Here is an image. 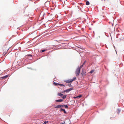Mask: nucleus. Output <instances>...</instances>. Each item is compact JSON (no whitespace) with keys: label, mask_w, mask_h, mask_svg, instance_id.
Here are the masks:
<instances>
[{"label":"nucleus","mask_w":124,"mask_h":124,"mask_svg":"<svg viewBox=\"0 0 124 124\" xmlns=\"http://www.w3.org/2000/svg\"><path fill=\"white\" fill-rule=\"evenodd\" d=\"M76 79V77H74L72 79H69L68 80H65L64 81L67 83H69L71 82L74 80H75Z\"/></svg>","instance_id":"1"},{"label":"nucleus","mask_w":124,"mask_h":124,"mask_svg":"<svg viewBox=\"0 0 124 124\" xmlns=\"http://www.w3.org/2000/svg\"><path fill=\"white\" fill-rule=\"evenodd\" d=\"M80 68H78L76 69L75 72V73L76 76H77L79 75L80 71Z\"/></svg>","instance_id":"2"},{"label":"nucleus","mask_w":124,"mask_h":124,"mask_svg":"<svg viewBox=\"0 0 124 124\" xmlns=\"http://www.w3.org/2000/svg\"><path fill=\"white\" fill-rule=\"evenodd\" d=\"M70 124V120L68 119L66 120L64 122L62 123V124Z\"/></svg>","instance_id":"3"},{"label":"nucleus","mask_w":124,"mask_h":124,"mask_svg":"<svg viewBox=\"0 0 124 124\" xmlns=\"http://www.w3.org/2000/svg\"><path fill=\"white\" fill-rule=\"evenodd\" d=\"M86 71L85 70L83 69L82 70V76H85V75Z\"/></svg>","instance_id":"4"},{"label":"nucleus","mask_w":124,"mask_h":124,"mask_svg":"<svg viewBox=\"0 0 124 124\" xmlns=\"http://www.w3.org/2000/svg\"><path fill=\"white\" fill-rule=\"evenodd\" d=\"M87 9L85 11V8H81L80 10L82 11V12H85L86 11V12H87L88 11V9H87V8H86Z\"/></svg>","instance_id":"5"},{"label":"nucleus","mask_w":124,"mask_h":124,"mask_svg":"<svg viewBox=\"0 0 124 124\" xmlns=\"http://www.w3.org/2000/svg\"><path fill=\"white\" fill-rule=\"evenodd\" d=\"M72 89V88H70V89H68L67 90H65L64 91V92H69Z\"/></svg>","instance_id":"6"},{"label":"nucleus","mask_w":124,"mask_h":124,"mask_svg":"<svg viewBox=\"0 0 124 124\" xmlns=\"http://www.w3.org/2000/svg\"><path fill=\"white\" fill-rule=\"evenodd\" d=\"M8 77V75H7L3 77H1L0 78V79H3L5 78H6Z\"/></svg>","instance_id":"7"},{"label":"nucleus","mask_w":124,"mask_h":124,"mask_svg":"<svg viewBox=\"0 0 124 124\" xmlns=\"http://www.w3.org/2000/svg\"><path fill=\"white\" fill-rule=\"evenodd\" d=\"M61 108L65 107V108H67L68 107V106L67 105H61Z\"/></svg>","instance_id":"8"},{"label":"nucleus","mask_w":124,"mask_h":124,"mask_svg":"<svg viewBox=\"0 0 124 124\" xmlns=\"http://www.w3.org/2000/svg\"><path fill=\"white\" fill-rule=\"evenodd\" d=\"M61 107H62V106H61V105H59L56 106L55 107V108H61Z\"/></svg>","instance_id":"9"},{"label":"nucleus","mask_w":124,"mask_h":124,"mask_svg":"<svg viewBox=\"0 0 124 124\" xmlns=\"http://www.w3.org/2000/svg\"><path fill=\"white\" fill-rule=\"evenodd\" d=\"M63 101L62 99H59L58 100H56L55 101L57 102H61Z\"/></svg>","instance_id":"10"},{"label":"nucleus","mask_w":124,"mask_h":124,"mask_svg":"<svg viewBox=\"0 0 124 124\" xmlns=\"http://www.w3.org/2000/svg\"><path fill=\"white\" fill-rule=\"evenodd\" d=\"M85 62L84 63H83V64L81 65L80 67H78V68H80V69L83 67V65L85 63Z\"/></svg>","instance_id":"11"},{"label":"nucleus","mask_w":124,"mask_h":124,"mask_svg":"<svg viewBox=\"0 0 124 124\" xmlns=\"http://www.w3.org/2000/svg\"><path fill=\"white\" fill-rule=\"evenodd\" d=\"M60 110L61 111H63V112L65 113L66 114L67 113L65 111V109H62V108H61L60 109Z\"/></svg>","instance_id":"12"},{"label":"nucleus","mask_w":124,"mask_h":124,"mask_svg":"<svg viewBox=\"0 0 124 124\" xmlns=\"http://www.w3.org/2000/svg\"><path fill=\"white\" fill-rule=\"evenodd\" d=\"M58 95L60 97H62L63 96V94H62L61 93H58Z\"/></svg>","instance_id":"13"},{"label":"nucleus","mask_w":124,"mask_h":124,"mask_svg":"<svg viewBox=\"0 0 124 124\" xmlns=\"http://www.w3.org/2000/svg\"><path fill=\"white\" fill-rule=\"evenodd\" d=\"M117 113L118 114H119L120 112V109H117Z\"/></svg>","instance_id":"14"},{"label":"nucleus","mask_w":124,"mask_h":124,"mask_svg":"<svg viewBox=\"0 0 124 124\" xmlns=\"http://www.w3.org/2000/svg\"><path fill=\"white\" fill-rule=\"evenodd\" d=\"M90 3L88 1H87L86 2V4L87 5H89Z\"/></svg>","instance_id":"15"},{"label":"nucleus","mask_w":124,"mask_h":124,"mask_svg":"<svg viewBox=\"0 0 124 124\" xmlns=\"http://www.w3.org/2000/svg\"><path fill=\"white\" fill-rule=\"evenodd\" d=\"M48 121H45L44 122V123H43L42 124H46L47 123H48Z\"/></svg>","instance_id":"16"},{"label":"nucleus","mask_w":124,"mask_h":124,"mask_svg":"<svg viewBox=\"0 0 124 124\" xmlns=\"http://www.w3.org/2000/svg\"><path fill=\"white\" fill-rule=\"evenodd\" d=\"M66 95H64L62 97V98H63V99H65L66 98Z\"/></svg>","instance_id":"17"},{"label":"nucleus","mask_w":124,"mask_h":124,"mask_svg":"<svg viewBox=\"0 0 124 124\" xmlns=\"http://www.w3.org/2000/svg\"><path fill=\"white\" fill-rule=\"evenodd\" d=\"M94 71V70H91L89 72L90 73H92Z\"/></svg>","instance_id":"18"},{"label":"nucleus","mask_w":124,"mask_h":124,"mask_svg":"<svg viewBox=\"0 0 124 124\" xmlns=\"http://www.w3.org/2000/svg\"><path fill=\"white\" fill-rule=\"evenodd\" d=\"M77 96V98H81L82 97V95H79Z\"/></svg>","instance_id":"19"},{"label":"nucleus","mask_w":124,"mask_h":124,"mask_svg":"<svg viewBox=\"0 0 124 124\" xmlns=\"http://www.w3.org/2000/svg\"><path fill=\"white\" fill-rule=\"evenodd\" d=\"M54 84L55 85H57V84L58 83H57L55 82H54Z\"/></svg>","instance_id":"20"},{"label":"nucleus","mask_w":124,"mask_h":124,"mask_svg":"<svg viewBox=\"0 0 124 124\" xmlns=\"http://www.w3.org/2000/svg\"><path fill=\"white\" fill-rule=\"evenodd\" d=\"M68 85H69V86L70 87L72 86V85L70 84H68Z\"/></svg>","instance_id":"21"},{"label":"nucleus","mask_w":124,"mask_h":124,"mask_svg":"<svg viewBox=\"0 0 124 124\" xmlns=\"http://www.w3.org/2000/svg\"><path fill=\"white\" fill-rule=\"evenodd\" d=\"M45 51H46L45 50H42L41 51V52H44Z\"/></svg>","instance_id":"22"},{"label":"nucleus","mask_w":124,"mask_h":124,"mask_svg":"<svg viewBox=\"0 0 124 124\" xmlns=\"http://www.w3.org/2000/svg\"><path fill=\"white\" fill-rule=\"evenodd\" d=\"M61 85V86H65V85H63L62 84H60V86Z\"/></svg>","instance_id":"23"},{"label":"nucleus","mask_w":124,"mask_h":124,"mask_svg":"<svg viewBox=\"0 0 124 124\" xmlns=\"http://www.w3.org/2000/svg\"><path fill=\"white\" fill-rule=\"evenodd\" d=\"M60 84L58 83L57 84V85H58L59 86H60Z\"/></svg>","instance_id":"24"},{"label":"nucleus","mask_w":124,"mask_h":124,"mask_svg":"<svg viewBox=\"0 0 124 124\" xmlns=\"http://www.w3.org/2000/svg\"><path fill=\"white\" fill-rule=\"evenodd\" d=\"M77 98V96H76V97H74V98L75 99V98Z\"/></svg>","instance_id":"25"},{"label":"nucleus","mask_w":124,"mask_h":124,"mask_svg":"<svg viewBox=\"0 0 124 124\" xmlns=\"http://www.w3.org/2000/svg\"><path fill=\"white\" fill-rule=\"evenodd\" d=\"M54 9V8H53V9L52 8H51L52 10H54V9Z\"/></svg>","instance_id":"26"},{"label":"nucleus","mask_w":124,"mask_h":124,"mask_svg":"<svg viewBox=\"0 0 124 124\" xmlns=\"http://www.w3.org/2000/svg\"><path fill=\"white\" fill-rule=\"evenodd\" d=\"M76 7H79V6H77Z\"/></svg>","instance_id":"27"},{"label":"nucleus","mask_w":124,"mask_h":124,"mask_svg":"<svg viewBox=\"0 0 124 124\" xmlns=\"http://www.w3.org/2000/svg\"><path fill=\"white\" fill-rule=\"evenodd\" d=\"M97 10H98V11H99V9H98V8H97Z\"/></svg>","instance_id":"28"},{"label":"nucleus","mask_w":124,"mask_h":124,"mask_svg":"<svg viewBox=\"0 0 124 124\" xmlns=\"http://www.w3.org/2000/svg\"><path fill=\"white\" fill-rule=\"evenodd\" d=\"M30 56H32V55H30Z\"/></svg>","instance_id":"29"}]
</instances>
